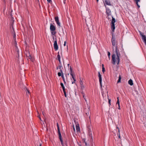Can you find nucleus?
<instances>
[{
    "label": "nucleus",
    "instance_id": "obj_1",
    "mask_svg": "<svg viewBox=\"0 0 146 146\" xmlns=\"http://www.w3.org/2000/svg\"><path fill=\"white\" fill-rule=\"evenodd\" d=\"M111 42L112 45L113 46H116L115 50V54H113L112 56V62L113 64L114 65L115 64L116 62L115 57L116 55L117 56L116 59L117 61V64H119V58L121 56V54L119 50L118 49V47L117 46V42L115 41V36L113 35V34H112Z\"/></svg>",
    "mask_w": 146,
    "mask_h": 146
},
{
    "label": "nucleus",
    "instance_id": "obj_2",
    "mask_svg": "<svg viewBox=\"0 0 146 146\" xmlns=\"http://www.w3.org/2000/svg\"><path fill=\"white\" fill-rule=\"evenodd\" d=\"M56 30V27L52 24H51L50 26V30L52 35H54L56 34V32L55 31Z\"/></svg>",
    "mask_w": 146,
    "mask_h": 146
},
{
    "label": "nucleus",
    "instance_id": "obj_3",
    "mask_svg": "<svg viewBox=\"0 0 146 146\" xmlns=\"http://www.w3.org/2000/svg\"><path fill=\"white\" fill-rule=\"evenodd\" d=\"M112 19L111 24V27L112 31L114 32L115 29V19L112 16Z\"/></svg>",
    "mask_w": 146,
    "mask_h": 146
},
{
    "label": "nucleus",
    "instance_id": "obj_4",
    "mask_svg": "<svg viewBox=\"0 0 146 146\" xmlns=\"http://www.w3.org/2000/svg\"><path fill=\"white\" fill-rule=\"evenodd\" d=\"M68 70L69 71V73L68 74H70L71 76V77L73 79V73H72V68L70 65V64H68Z\"/></svg>",
    "mask_w": 146,
    "mask_h": 146
},
{
    "label": "nucleus",
    "instance_id": "obj_5",
    "mask_svg": "<svg viewBox=\"0 0 146 146\" xmlns=\"http://www.w3.org/2000/svg\"><path fill=\"white\" fill-rule=\"evenodd\" d=\"M74 121L76 125V130L77 132L80 133V128L79 126V125L78 122H77L76 120H75L74 119Z\"/></svg>",
    "mask_w": 146,
    "mask_h": 146
},
{
    "label": "nucleus",
    "instance_id": "obj_6",
    "mask_svg": "<svg viewBox=\"0 0 146 146\" xmlns=\"http://www.w3.org/2000/svg\"><path fill=\"white\" fill-rule=\"evenodd\" d=\"M25 54L26 56L27 57L28 59H30L32 61H33V60L32 59V57L30 55L29 51H26L25 52Z\"/></svg>",
    "mask_w": 146,
    "mask_h": 146
},
{
    "label": "nucleus",
    "instance_id": "obj_7",
    "mask_svg": "<svg viewBox=\"0 0 146 146\" xmlns=\"http://www.w3.org/2000/svg\"><path fill=\"white\" fill-rule=\"evenodd\" d=\"M57 130H58V134L59 136V138L60 140V142L61 143V144H62L63 143V140L62 138V136L60 132V129L59 128V126H58L57 127Z\"/></svg>",
    "mask_w": 146,
    "mask_h": 146
},
{
    "label": "nucleus",
    "instance_id": "obj_8",
    "mask_svg": "<svg viewBox=\"0 0 146 146\" xmlns=\"http://www.w3.org/2000/svg\"><path fill=\"white\" fill-rule=\"evenodd\" d=\"M90 110L89 108H85L84 110V112H85L86 114L85 115V116L87 117L89 116V118H90V116H89Z\"/></svg>",
    "mask_w": 146,
    "mask_h": 146
},
{
    "label": "nucleus",
    "instance_id": "obj_9",
    "mask_svg": "<svg viewBox=\"0 0 146 146\" xmlns=\"http://www.w3.org/2000/svg\"><path fill=\"white\" fill-rule=\"evenodd\" d=\"M55 40L54 44V47L55 50L56 51L58 50V47L57 43V39L55 38Z\"/></svg>",
    "mask_w": 146,
    "mask_h": 146
},
{
    "label": "nucleus",
    "instance_id": "obj_10",
    "mask_svg": "<svg viewBox=\"0 0 146 146\" xmlns=\"http://www.w3.org/2000/svg\"><path fill=\"white\" fill-rule=\"evenodd\" d=\"M98 76L99 78V80L100 83L101 88H102V76L101 75L100 73L99 72H98Z\"/></svg>",
    "mask_w": 146,
    "mask_h": 146
},
{
    "label": "nucleus",
    "instance_id": "obj_11",
    "mask_svg": "<svg viewBox=\"0 0 146 146\" xmlns=\"http://www.w3.org/2000/svg\"><path fill=\"white\" fill-rule=\"evenodd\" d=\"M106 13L107 14V15L108 17L110 15H111V11L110 10V9L107 8L106 7Z\"/></svg>",
    "mask_w": 146,
    "mask_h": 146
},
{
    "label": "nucleus",
    "instance_id": "obj_12",
    "mask_svg": "<svg viewBox=\"0 0 146 146\" xmlns=\"http://www.w3.org/2000/svg\"><path fill=\"white\" fill-rule=\"evenodd\" d=\"M139 32L140 35L142 37V39L143 40V42L146 41V36L145 35H143V33L141 31H139Z\"/></svg>",
    "mask_w": 146,
    "mask_h": 146
},
{
    "label": "nucleus",
    "instance_id": "obj_13",
    "mask_svg": "<svg viewBox=\"0 0 146 146\" xmlns=\"http://www.w3.org/2000/svg\"><path fill=\"white\" fill-rule=\"evenodd\" d=\"M104 2L106 4L108 5H111V4L110 0H105Z\"/></svg>",
    "mask_w": 146,
    "mask_h": 146
},
{
    "label": "nucleus",
    "instance_id": "obj_14",
    "mask_svg": "<svg viewBox=\"0 0 146 146\" xmlns=\"http://www.w3.org/2000/svg\"><path fill=\"white\" fill-rule=\"evenodd\" d=\"M128 84L131 86L133 85V80L131 79L129 80L128 81Z\"/></svg>",
    "mask_w": 146,
    "mask_h": 146
},
{
    "label": "nucleus",
    "instance_id": "obj_15",
    "mask_svg": "<svg viewBox=\"0 0 146 146\" xmlns=\"http://www.w3.org/2000/svg\"><path fill=\"white\" fill-rule=\"evenodd\" d=\"M88 134L89 137H90V138L91 139L92 141V132H88Z\"/></svg>",
    "mask_w": 146,
    "mask_h": 146
},
{
    "label": "nucleus",
    "instance_id": "obj_16",
    "mask_svg": "<svg viewBox=\"0 0 146 146\" xmlns=\"http://www.w3.org/2000/svg\"><path fill=\"white\" fill-rule=\"evenodd\" d=\"M58 76H61L62 78H64V75L63 74H62V73L60 72H58Z\"/></svg>",
    "mask_w": 146,
    "mask_h": 146
},
{
    "label": "nucleus",
    "instance_id": "obj_17",
    "mask_svg": "<svg viewBox=\"0 0 146 146\" xmlns=\"http://www.w3.org/2000/svg\"><path fill=\"white\" fill-rule=\"evenodd\" d=\"M25 90L26 92V94L28 95V94H30V92L29 90L27 88H25Z\"/></svg>",
    "mask_w": 146,
    "mask_h": 146
},
{
    "label": "nucleus",
    "instance_id": "obj_18",
    "mask_svg": "<svg viewBox=\"0 0 146 146\" xmlns=\"http://www.w3.org/2000/svg\"><path fill=\"white\" fill-rule=\"evenodd\" d=\"M58 68H59L60 70V72L61 73H62V74H63V71L62 69V66H59Z\"/></svg>",
    "mask_w": 146,
    "mask_h": 146
},
{
    "label": "nucleus",
    "instance_id": "obj_19",
    "mask_svg": "<svg viewBox=\"0 0 146 146\" xmlns=\"http://www.w3.org/2000/svg\"><path fill=\"white\" fill-rule=\"evenodd\" d=\"M121 75H119V79L117 82V83L120 82H121Z\"/></svg>",
    "mask_w": 146,
    "mask_h": 146
},
{
    "label": "nucleus",
    "instance_id": "obj_20",
    "mask_svg": "<svg viewBox=\"0 0 146 146\" xmlns=\"http://www.w3.org/2000/svg\"><path fill=\"white\" fill-rule=\"evenodd\" d=\"M60 85L62 86V88L63 90H64V89H65V87L64 86L63 84L62 83H60Z\"/></svg>",
    "mask_w": 146,
    "mask_h": 146
},
{
    "label": "nucleus",
    "instance_id": "obj_21",
    "mask_svg": "<svg viewBox=\"0 0 146 146\" xmlns=\"http://www.w3.org/2000/svg\"><path fill=\"white\" fill-rule=\"evenodd\" d=\"M102 72L104 73V72L105 71V68L104 67V65L103 64H102Z\"/></svg>",
    "mask_w": 146,
    "mask_h": 146
},
{
    "label": "nucleus",
    "instance_id": "obj_22",
    "mask_svg": "<svg viewBox=\"0 0 146 146\" xmlns=\"http://www.w3.org/2000/svg\"><path fill=\"white\" fill-rule=\"evenodd\" d=\"M54 20L56 22L57 21H58L59 20L58 17V16L55 17L54 18Z\"/></svg>",
    "mask_w": 146,
    "mask_h": 146
},
{
    "label": "nucleus",
    "instance_id": "obj_23",
    "mask_svg": "<svg viewBox=\"0 0 146 146\" xmlns=\"http://www.w3.org/2000/svg\"><path fill=\"white\" fill-rule=\"evenodd\" d=\"M56 23L57 25L59 27H60V23L59 21V20L58 21H57L56 22Z\"/></svg>",
    "mask_w": 146,
    "mask_h": 146
},
{
    "label": "nucleus",
    "instance_id": "obj_24",
    "mask_svg": "<svg viewBox=\"0 0 146 146\" xmlns=\"http://www.w3.org/2000/svg\"><path fill=\"white\" fill-rule=\"evenodd\" d=\"M117 102L116 103V104H118V106H119V104H119V97H117Z\"/></svg>",
    "mask_w": 146,
    "mask_h": 146
},
{
    "label": "nucleus",
    "instance_id": "obj_25",
    "mask_svg": "<svg viewBox=\"0 0 146 146\" xmlns=\"http://www.w3.org/2000/svg\"><path fill=\"white\" fill-rule=\"evenodd\" d=\"M57 58L58 59H60V55L59 54V52L58 53V54L57 55Z\"/></svg>",
    "mask_w": 146,
    "mask_h": 146
},
{
    "label": "nucleus",
    "instance_id": "obj_26",
    "mask_svg": "<svg viewBox=\"0 0 146 146\" xmlns=\"http://www.w3.org/2000/svg\"><path fill=\"white\" fill-rule=\"evenodd\" d=\"M16 34H15V33H14V36H13V39L15 40H16Z\"/></svg>",
    "mask_w": 146,
    "mask_h": 146
},
{
    "label": "nucleus",
    "instance_id": "obj_27",
    "mask_svg": "<svg viewBox=\"0 0 146 146\" xmlns=\"http://www.w3.org/2000/svg\"><path fill=\"white\" fill-rule=\"evenodd\" d=\"M108 56L109 57V58L110 59V52H108Z\"/></svg>",
    "mask_w": 146,
    "mask_h": 146
},
{
    "label": "nucleus",
    "instance_id": "obj_28",
    "mask_svg": "<svg viewBox=\"0 0 146 146\" xmlns=\"http://www.w3.org/2000/svg\"><path fill=\"white\" fill-rule=\"evenodd\" d=\"M75 75L74 74V83H75V82L76 81V80H75Z\"/></svg>",
    "mask_w": 146,
    "mask_h": 146
},
{
    "label": "nucleus",
    "instance_id": "obj_29",
    "mask_svg": "<svg viewBox=\"0 0 146 146\" xmlns=\"http://www.w3.org/2000/svg\"><path fill=\"white\" fill-rule=\"evenodd\" d=\"M83 98H84V100H85L86 101V98L85 97V94H83Z\"/></svg>",
    "mask_w": 146,
    "mask_h": 146
},
{
    "label": "nucleus",
    "instance_id": "obj_30",
    "mask_svg": "<svg viewBox=\"0 0 146 146\" xmlns=\"http://www.w3.org/2000/svg\"><path fill=\"white\" fill-rule=\"evenodd\" d=\"M135 0L136 1V3H138V2H140V0Z\"/></svg>",
    "mask_w": 146,
    "mask_h": 146
},
{
    "label": "nucleus",
    "instance_id": "obj_31",
    "mask_svg": "<svg viewBox=\"0 0 146 146\" xmlns=\"http://www.w3.org/2000/svg\"><path fill=\"white\" fill-rule=\"evenodd\" d=\"M116 129H118V133L120 132L119 129V128L117 126L116 127Z\"/></svg>",
    "mask_w": 146,
    "mask_h": 146
},
{
    "label": "nucleus",
    "instance_id": "obj_32",
    "mask_svg": "<svg viewBox=\"0 0 146 146\" xmlns=\"http://www.w3.org/2000/svg\"><path fill=\"white\" fill-rule=\"evenodd\" d=\"M117 135L119 138L120 139V132L118 133L117 134Z\"/></svg>",
    "mask_w": 146,
    "mask_h": 146
},
{
    "label": "nucleus",
    "instance_id": "obj_33",
    "mask_svg": "<svg viewBox=\"0 0 146 146\" xmlns=\"http://www.w3.org/2000/svg\"><path fill=\"white\" fill-rule=\"evenodd\" d=\"M92 132L91 130V128H88V132Z\"/></svg>",
    "mask_w": 146,
    "mask_h": 146
},
{
    "label": "nucleus",
    "instance_id": "obj_34",
    "mask_svg": "<svg viewBox=\"0 0 146 146\" xmlns=\"http://www.w3.org/2000/svg\"><path fill=\"white\" fill-rule=\"evenodd\" d=\"M109 100V105H111V99H108Z\"/></svg>",
    "mask_w": 146,
    "mask_h": 146
},
{
    "label": "nucleus",
    "instance_id": "obj_35",
    "mask_svg": "<svg viewBox=\"0 0 146 146\" xmlns=\"http://www.w3.org/2000/svg\"><path fill=\"white\" fill-rule=\"evenodd\" d=\"M48 2L49 3H51V2H52V1L51 0H47Z\"/></svg>",
    "mask_w": 146,
    "mask_h": 146
},
{
    "label": "nucleus",
    "instance_id": "obj_36",
    "mask_svg": "<svg viewBox=\"0 0 146 146\" xmlns=\"http://www.w3.org/2000/svg\"><path fill=\"white\" fill-rule=\"evenodd\" d=\"M38 117L39 118V119L41 121V117L40 116V115H38Z\"/></svg>",
    "mask_w": 146,
    "mask_h": 146
},
{
    "label": "nucleus",
    "instance_id": "obj_37",
    "mask_svg": "<svg viewBox=\"0 0 146 146\" xmlns=\"http://www.w3.org/2000/svg\"><path fill=\"white\" fill-rule=\"evenodd\" d=\"M138 8H139L140 7V6L138 4V3H136Z\"/></svg>",
    "mask_w": 146,
    "mask_h": 146
},
{
    "label": "nucleus",
    "instance_id": "obj_38",
    "mask_svg": "<svg viewBox=\"0 0 146 146\" xmlns=\"http://www.w3.org/2000/svg\"><path fill=\"white\" fill-rule=\"evenodd\" d=\"M64 94L65 97H67V96H66V93H64Z\"/></svg>",
    "mask_w": 146,
    "mask_h": 146
},
{
    "label": "nucleus",
    "instance_id": "obj_39",
    "mask_svg": "<svg viewBox=\"0 0 146 146\" xmlns=\"http://www.w3.org/2000/svg\"><path fill=\"white\" fill-rule=\"evenodd\" d=\"M63 91L64 92V93H66V91H65V89H64V90H63Z\"/></svg>",
    "mask_w": 146,
    "mask_h": 146
},
{
    "label": "nucleus",
    "instance_id": "obj_40",
    "mask_svg": "<svg viewBox=\"0 0 146 146\" xmlns=\"http://www.w3.org/2000/svg\"><path fill=\"white\" fill-rule=\"evenodd\" d=\"M118 109L119 110H120V104H119V106H118Z\"/></svg>",
    "mask_w": 146,
    "mask_h": 146
},
{
    "label": "nucleus",
    "instance_id": "obj_41",
    "mask_svg": "<svg viewBox=\"0 0 146 146\" xmlns=\"http://www.w3.org/2000/svg\"><path fill=\"white\" fill-rule=\"evenodd\" d=\"M58 60L59 62L60 63V59H58Z\"/></svg>",
    "mask_w": 146,
    "mask_h": 146
},
{
    "label": "nucleus",
    "instance_id": "obj_42",
    "mask_svg": "<svg viewBox=\"0 0 146 146\" xmlns=\"http://www.w3.org/2000/svg\"><path fill=\"white\" fill-rule=\"evenodd\" d=\"M89 127L90 128H91L90 126V125H88V128H89Z\"/></svg>",
    "mask_w": 146,
    "mask_h": 146
},
{
    "label": "nucleus",
    "instance_id": "obj_43",
    "mask_svg": "<svg viewBox=\"0 0 146 146\" xmlns=\"http://www.w3.org/2000/svg\"><path fill=\"white\" fill-rule=\"evenodd\" d=\"M66 45V42L65 41L64 42V46H65Z\"/></svg>",
    "mask_w": 146,
    "mask_h": 146
},
{
    "label": "nucleus",
    "instance_id": "obj_44",
    "mask_svg": "<svg viewBox=\"0 0 146 146\" xmlns=\"http://www.w3.org/2000/svg\"><path fill=\"white\" fill-rule=\"evenodd\" d=\"M66 1V0H64V4L65 3Z\"/></svg>",
    "mask_w": 146,
    "mask_h": 146
},
{
    "label": "nucleus",
    "instance_id": "obj_45",
    "mask_svg": "<svg viewBox=\"0 0 146 146\" xmlns=\"http://www.w3.org/2000/svg\"><path fill=\"white\" fill-rule=\"evenodd\" d=\"M57 127H58V126H59V125L58 124V123H57Z\"/></svg>",
    "mask_w": 146,
    "mask_h": 146
},
{
    "label": "nucleus",
    "instance_id": "obj_46",
    "mask_svg": "<svg viewBox=\"0 0 146 146\" xmlns=\"http://www.w3.org/2000/svg\"><path fill=\"white\" fill-rule=\"evenodd\" d=\"M144 42L145 43V45H146V41H145V42Z\"/></svg>",
    "mask_w": 146,
    "mask_h": 146
},
{
    "label": "nucleus",
    "instance_id": "obj_47",
    "mask_svg": "<svg viewBox=\"0 0 146 146\" xmlns=\"http://www.w3.org/2000/svg\"><path fill=\"white\" fill-rule=\"evenodd\" d=\"M74 131H75V129L74 126Z\"/></svg>",
    "mask_w": 146,
    "mask_h": 146
},
{
    "label": "nucleus",
    "instance_id": "obj_48",
    "mask_svg": "<svg viewBox=\"0 0 146 146\" xmlns=\"http://www.w3.org/2000/svg\"><path fill=\"white\" fill-rule=\"evenodd\" d=\"M62 79H63V81L64 82H65V80H64V78H62Z\"/></svg>",
    "mask_w": 146,
    "mask_h": 146
},
{
    "label": "nucleus",
    "instance_id": "obj_49",
    "mask_svg": "<svg viewBox=\"0 0 146 146\" xmlns=\"http://www.w3.org/2000/svg\"><path fill=\"white\" fill-rule=\"evenodd\" d=\"M53 40H54V36H53Z\"/></svg>",
    "mask_w": 146,
    "mask_h": 146
},
{
    "label": "nucleus",
    "instance_id": "obj_50",
    "mask_svg": "<svg viewBox=\"0 0 146 146\" xmlns=\"http://www.w3.org/2000/svg\"><path fill=\"white\" fill-rule=\"evenodd\" d=\"M39 146H42V145H41V144H40Z\"/></svg>",
    "mask_w": 146,
    "mask_h": 146
},
{
    "label": "nucleus",
    "instance_id": "obj_51",
    "mask_svg": "<svg viewBox=\"0 0 146 146\" xmlns=\"http://www.w3.org/2000/svg\"><path fill=\"white\" fill-rule=\"evenodd\" d=\"M96 1L97 2H98L99 0H96Z\"/></svg>",
    "mask_w": 146,
    "mask_h": 146
},
{
    "label": "nucleus",
    "instance_id": "obj_52",
    "mask_svg": "<svg viewBox=\"0 0 146 146\" xmlns=\"http://www.w3.org/2000/svg\"><path fill=\"white\" fill-rule=\"evenodd\" d=\"M72 84H73V81H72Z\"/></svg>",
    "mask_w": 146,
    "mask_h": 146
},
{
    "label": "nucleus",
    "instance_id": "obj_53",
    "mask_svg": "<svg viewBox=\"0 0 146 146\" xmlns=\"http://www.w3.org/2000/svg\"><path fill=\"white\" fill-rule=\"evenodd\" d=\"M113 48H114V47H113L112 48H113Z\"/></svg>",
    "mask_w": 146,
    "mask_h": 146
},
{
    "label": "nucleus",
    "instance_id": "obj_54",
    "mask_svg": "<svg viewBox=\"0 0 146 146\" xmlns=\"http://www.w3.org/2000/svg\"><path fill=\"white\" fill-rule=\"evenodd\" d=\"M75 95H76V92H75Z\"/></svg>",
    "mask_w": 146,
    "mask_h": 146
},
{
    "label": "nucleus",
    "instance_id": "obj_55",
    "mask_svg": "<svg viewBox=\"0 0 146 146\" xmlns=\"http://www.w3.org/2000/svg\"><path fill=\"white\" fill-rule=\"evenodd\" d=\"M58 69V67H57V69Z\"/></svg>",
    "mask_w": 146,
    "mask_h": 146
},
{
    "label": "nucleus",
    "instance_id": "obj_56",
    "mask_svg": "<svg viewBox=\"0 0 146 146\" xmlns=\"http://www.w3.org/2000/svg\"><path fill=\"white\" fill-rule=\"evenodd\" d=\"M42 114H43V115H44V113H42Z\"/></svg>",
    "mask_w": 146,
    "mask_h": 146
}]
</instances>
